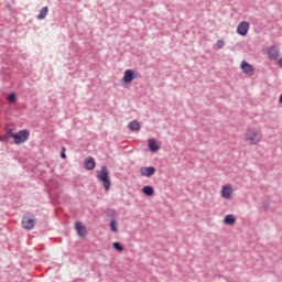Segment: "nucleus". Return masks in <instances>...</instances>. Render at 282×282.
Returning a JSON list of instances; mask_svg holds the SVG:
<instances>
[{"label":"nucleus","mask_w":282,"mask_h":282,"mask_svg":"<svg viewBox=\"0 0 282 282\" xmlns=\"http://www.w3.org/2000/svg\"><path fill=\"white\" fill-rule=\"evenodd\" d=\"M14 140V144H23V142H28V138H30V132L28 130H21L18 133L11 135Z\"/></svg>","instance_id":"obj_3"},{"label":"nucleus","mask_w":282,"mask_h":282,"mask_svg":"<svg viewBox=\"0 0 282 282\" xmlns=\"http://www.w3.org/2000/svg\"><path fill=\"white\" fill-rule=\"evenodd\" d=\"M236 32L239 34V36H248V32H250V23L247 21L240 22L236 29Z\"/></svg>","instance_id":"obj_5"},{"label":"nucleus","mask_w":282,"mask_h":282,"mask_svg":"<svg viewBox=\"0 0 282 282\" xmlns=\"http://www.w3.org/2000/svg\"><path fill=\"white\" fill-rule=\"evenodd\" d=\"M279 67H282V57L278 61Z\"/></svg>","instance_id":"obj_24"},{"label":"nucleus","mask_w":282,"mask_h":282,"mask_svg":"<svg viewBox=\"0 0 282 282\" xmlns=\"http://www.w3.org/2000/svg\"><path fill=\"white\" fill-rule=\"evenodd\" d=\"M8 102H15L17 100V94L11 93L8 97H7Z\"/></svg>","instance_id":"obj_20"},{"label":"nucleus","mask_w":282,"mask_h":282,"mask_svg":"<svg viewBox=\"0 0 282 282\" xmlns=\"http://www.w3.org/2000/svg\"><path fill=\"white\" fill-rule=\"evenodd\" d=\"M224 224L227 226H235V224H237V218L232 214L226 215L224 218Z\"/></svg>","instance_id":"obj_13"},{"label":"nucleus","mask_w":282,"mask_h":282,"mask_svg":"<svg viewBox=\"0 0 282 282\" xmlns=\"http://www.w3.org/2000/svg\"><path fill=\"white\" fill-rule=\"evenodd\" d=\"M7 133L9 134V135H14V133H12V129H9L8 131H7Z\"/></svg>","instance_id":"obj_23"},{"label":"nucleus","mask_w":282,"mask_h":282,"mask_svg":"<svg viewBox=\"0 0 282 282\" xmlns=\"http://www.w3.org/2000/svg\"><path fill=\"white\" fill-rule=\"evenodd\" d=\"M97 180L102 182L105 191L111 188V180H109V170L107 166H101V169L97 171Z\"/></svg>","instance_id":"obj_2"},{"label":"nucleus","mask_w":282,"mask_h":282,"mask_svg":"<svg viewBox=\"0 0 282 282\" xmlns=\"http://www.w3.org/2000/svg\"><path fill=\"white\" fill-rule=\"evenodd\" d=\"M280 102H282V94L280 95Z\"/></svg>","instance_id":"obj_25"},{"label":"nucleus","mask_w":282,"mask_h":282,"mask_svg":"<svg viewBox=\"0 0 282 282\" xmlns=\"http://www.w3.org/2000/svg\"><path fill=\"white\" fill-rule=\"evenodd\" d=\"M112 248H115V250H118V252H124V247H122L120 242H113Z\"/></svg>","instance_id":"obj_18"},{"label":"nucleus","mask_w":282,"mask_h":282,"mask_svg":"<svg viewBox=\"0 0 282 282\" xmlns=\"http://www.w3.org/2000/svg\"><path fill=\"white\" fill-rule=\"evenodd\" d=\"M143 195H147L148 197H153L155 195V189L151 185H147L142 188Z\"/></svg>","instance_id":"obj_14"},{"label":"nucleus","mask_w":282,"mask_h":282,"mask_svg":"<svg viewBox=\"0 0 282 282\" xmlns=\"http://www.w3.org/2000/svg\"><path fill=\"white\" fill-rule=\"evenodd\" d=\"M35 224H36V219L30 218V216H24L22 218V228H24V230H32Z\"/></svg>","instance_id":"obj_6"},{"label":"nucleus","mask_w":282,"mask_h":282,"mask_svg":"<svg viewBox=\"0 0 282 282\" xmlns=\"http://www.w3.org/2000/svg\"><path fill=\"white\" fill-rule=\"evenodd\" d=\"M84 167L86 171H94L96 169V160H94V156H88L85 160Z\"/></svg>","instance_id":"obj_10"},{"label":"nucleus","mask_w":282,"mask_h":282,"mask_svg":"<svg viewBox=\"0 0 282 282\" xmlns=\"http://www.w3.org/2000/svg\"><path fill=\"white\" fill-rule=\"evenodd\" d=\"M137 76L133 74V72L131 69H127L123 73V83H132L133 78H135Z\"/></svg>","instance_id":"obj_11"},{"label":"nucleus","mask_w":282,"mask_h":282,"mask_svg":"<svg viewBox=\"0 0 282 282\" xmlns=\"http://www.w3.org/2000/svg\"><path fill=\"white\" fill-rule=\"evenodd\" d=\"M50 12V8L44 7L40 10L39 15L36 17L37 21H43V19L47 18V14Z\"/></svg>","instance_id":"obj_15"},{"label":"nucleus","mask_w":282,"mask_h":282,"mask_svg":"<svg viewBox=\"0 0 282 282\" xmlns=\"http://www.w3.org/2000/svg\"><path fill=\"white\" fill-rule=\"evenodd\" d=\"M62 149H63V152L61 153V158L65 160L67 158V155L65 154V147H63Z\"/></svg>","instance_id":"obj_22"},{"label":"nucleus","mask_w":282,"mask_h":282,"mask_svg":"<svg viewBox=\"0 0 282 282\" xmlns=\"http://www.w3.org/2000/svg\"><path fill=\"white\" fill-rule=\"evenodd\" d=\"M149 149L151 153H155V151H160V147L158 145V141L155 139L149 140Z\"/></svg>","instance_id":"obj_16"},{"label":"nucleus","mask_w":282,"mask_h":282,"mask_svg":"<svg viewBox=\"0 0 282 282\" xmlns=\"http://www.w3.org/2000/svg\"><path fill=\"white\" fill-rule=\"evenodd\" d=\"M240 69H242L243 74H247V76H252L254 74V67L246 61L241 62Z\"/></svg>","instance_id":"obj_8"},{"label":"nucleus","mask_w":282,"mask_h":282,"mask_svg":"<svg viewBox=\"0 0 282 282\" xmlns=\"http://www.w3.org/2000/svg\"><path fill=\"white\" fill-rule=\"evenodd\" d=\"M129 129L130 131H140V122H138L137 120L131 121L129 123Z\"/></svg>","instance_id":"obj_17"},{"label":"nucleus","mask_w":282,"mask_h":282,"mask_svg":"<svg viewBox=\"0 0 282 282\" xmlns=\"http://www.w3.org/2000/svg\"><path fill=\"white\" fill-rule=\"evenodd\" d=\"M263 140V133L258 128L251 127L243 133V142L251 147H257Z\"/></svg>","instance_id":"obj_1"},{"label":"nucleus","mask_w":282,"mask_h":282,"mask_svg":"<svg viewBox=\"0 0 282 282\" xmlns=\"http://www.w3.org/2000/svg\"><path fill=\"white\" fill-rule=\"evenodd\" d=\"M268 54H269V58L271 61H274L279 58V48H276V46H271L269 47Z\"/></svg>","instance_id":"obj_12"},{"label":"nucleus","mask_w":282,"mask_h":282,"mask_svg":"<svg viewBox=\"0 0 282 282\" xmlns=\"http://www.w3.org/2000/svg\"><path fill=\"white\" fill-rule=\"evenodd\" d=\"M234 195H235V188H232L231 184H225L221 186L220 197L223 199H232Z\"/></svg>","instance_id":"obj_4"},{"label":"nucleus","mask_w":282,"mask_h":282,"mask_svg":"<svg viewBox=\"0 0 282 282\" xmlns=\"http://www.w3.org/2000/svg\"><path fill=\"white\" fill-rule=\"evenodd\" d=\"M140 175H142V177H151V176L155 175V167L143 166L140 169Z\"/></svg>","instance_id":"obj_9"},{"label":"nucleus","mask_w":282,"mask_h":282,"mask_svg":"<svg viewBox=\"0 0 282 282\" xmlns=\"http://www.w3.org/2000/svg\"><path fill=\"white\" fill-rule=\"evenodd\" d=\"M110 229L112 232H118V223L116 220L110 221Z\"/></svg>","instance_id":"obj_19"},{"label":"nucleus","mask_w":282,"mask_h":282,"mask_svg":"<svg viewBox=\"0 0 282 282\" xmlns=\"http://www.w3.org/2000/svg\"><path fill=\"white\" fill-rule=\"evenodd\" d=\"M75 230L78 237H82V239H85V237H87V227H85L83 223L80 221L75 223Z\"/></svg>","instance_id":"obj_7"},{"label":"nucleus","mask_w":282,"mask_h":282,"mask_svg":"<svg viewBox=\"0 0 282 282\" xmlns=\"http://www.w3.org/2000/svg\"><path fill=\"white\" fill-rule=\"evenodd\" d=\"M225 42L224 40H218L216 43L217 50H221L224 48Z\"/></svg>","instance_id":"obj_21"}]
</instances>
